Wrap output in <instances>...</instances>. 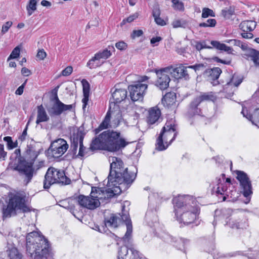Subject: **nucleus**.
<instances>
[{"label": "nucleus", "instance_id": "37", "mask_svg": "<svg viewBox=\"0 0 259 259\" xmlns=\"http://www.w3.org/2000/svg\"><path fill=\"white\" fill-rule=\"evenodd\" d=\"M111 54L112 53L110 51H109L108 50H102L99 51L95 55H96L101 61H103V60L108 58Z\"/></svg>", "mask_w": 259, "mask_h": 259}, {"label": "nucleus", "instance_id": "2", "mask_svg": "<svg viewBox=\"0 0 259 259\" xmlns=\"http://www.w3.org/2000/svg\"><path fill=\"white\" fill-rule=\"evenodd\" d=\"M110 172L108 177L109 186L118 185L124 190L128 188L136 177V172H129L127 168L124 167L123 162L118 158L110 157Z\"/></svg>", "mask_w": 259, "mask_h": 259}, {"label": "nucleus", "instance_id": "23", "mask_svg": "<svg viewBox=\"0 0 259 259\" xmlns=\"http://www.w3.org/2000/svg\"><path fill=\"white\" fill-rule=\"evenodd\" d=\"M226 225L233 229H243L247 226L244 220L234 217L230 218L226 222Z\"/></svg>", "mask_w": 259, "mask_h": 259}, {"label": "nucleus", "instance_id": "17", "mask_svg": "<svg viewBox=\"0 0 259 259\" xmlns=\"http://www.w3.org/2000/svg\"><path fill=\"white\" fill-rule=\"evenodd\" d=\"M54 103L51 107L48 109L50 115H60L63 112L67 110H71L73 108L72 105H66L61 102L58 98L57 94L56 93L54 98L52 99Z\"/></svg>", "mask_w": 259, "mask_h": 259}, {"label": "nucleus", "instance_id": "13", "mask_svg": "<svg viewBox=\"0 0 259 259\" xmlns=\"http://www.w3.org/2000/svg\"><path fill=\"white\" fill-rule=\"evenodd\" d=\"M68 148L67 142L63 139H58L53 142L47 151L49 156L54 158L61 157Z\"/></svg>", "mask_w": 259, "mask_h": 259}, {"label": "nucleus", "instance_id": "28", "mask_svg": "<svg viewBox=\"0 0 259 259\" xmlns=\"http://www.w3.org/2000/svg\"><path fill=\"white\" fill-rule=\"evenodd\" d=\"M49 120V117L42 105L37 107V119L36 123L39 124L41 122H46Z\"/></svg>", "mask_w": 259, "mask_h": 259}, {"label": "nucleus", "instance_id": "60", "mask_svg": "<svg viewBox=\"0 0 259 259\" xmlns=\"http://www.w3.org/2000/svg\"><path fill=\"white\" fill-rule=\"evenodd\" d=\"M26 83V81L24 82L21 86H20L16 91L15 94L16 95H21L23 93V89Z\"/></svg>", "mask_w": 259, "mask_h": 259}, {"label": "nucleus", "instance_id": "7", "mask_svg": "<svg viewBox=\"0 0 259 259\" xmlns=\"http://www.w3.org/2000/svg\"><path fill=\"white\" fill-rule=\"evenodd\" d=\"M177 135V125L175 121L171 119L163 127L157 139L156 149L159 151L166 149L175 140Z\"/></svg>", "mask_w": 259, "mask_h": 259}, {"label": "nucleus", "instance_id": "16", "mask_svg": "<svg viewBox=\"0 0 259 259\" xmlns=\"http://www.w3.org/2000/svg\"><path fill=\"white\" fill-rule=\"evenodd\" d=\"M148 88V84L144 83H137L128 87L130 96L134 101L142 100Z\"/></svg>", "mask_w": 259, "mask_h": 259}, {"label": "nucleus", "instance_id": "56", "mask_svg": "<svg viewBox=\"0 0 259 259\" xmlns=\"http://www.w3.org/2000/svg\"><path fill=\"white\" fill-rule=\"evenodd\" d=\"M47 56V53L44 50H39L37 54L36 57L39 60H44Z\"/></svg>", "mask_w": 259, "mask_h": 259}, {"label": "nucleus", "instance_id": "24", "mask_svg": "<svg viewBox=\"0 0 259 259\" xmlns=\"http://www.w3.org/2000/svg\"><path fill=\"white\" fill-rule=\"evenodd\" d=\"M112 90V97L114 103H119L124 100L127 97V91L124 89H118L115 88L114 91Z\"/></svg>", "mask_w": 259, "mask_h": 259}, {"label": "nucleus", "instance_id": "14", "mask_svg": "<svg viewBox=\"0 0 259 259\" xmlns=\"http://www.w3.org/2000/svg\"><path fill=\"white\" fill-rule=\"evenodd\" d=\"M170 67H165L159 70H155L157 79L155 85L161 90L166 89L169 86L170 80L169 74H171Z\"/></svg>", "mask_w": 259, "mask_h": 259}, {"label": "nucleus", "instance_id": "31", "mask_svg": "<svg viewBox=\"0 0 259 259\" xmlns=\"http://www.w3.org/2000/svg\"><path fill=\"white\" fill-rule=\"evenodd\" d=\"M247 52L243 55L250 57L255 64L259 66V51L256 50H244Z\"/></svg>", "mask_w": 259, "mask_h": 259}, {"label": "nucleus", "instance_id": "10", "mask_svg": "<svg viewBox=\"0 0 259 259\" xmlns=\"http://www.w3.org/2000/svg\"><path fill=\"white\" fill-rule=\"evenodd\" d=\"M70 180L65 175L63 170H58L54 167H50L45 175L44 187L48 189L50 186L55 183L69 184Z\"/></svg>", "mask_w": 259, "mask_h": 259}, {"label": "nucleus", "instance_id": "51", "mask_svg": "<svg viewBox=\"0 0 259 259\" xmlns=\"http://www.w3.org/2000/svg\"><path fill=\"white\" fill-rule=\"evenodd\" d=\"M7 152L5 151L4 145L0 144V160H5Z\"/></svg>", "mask_w": 259, "mask_h": 259}, {"label": "nucleus", "instance_id": "19", "mask_svg": "<svg viewBox=\"0 0 259 259\" xmlns=\"http://www.w3.org/2000/svg\"><path fill=\"white\" fill-rule=\"evenodd\" d=\"M168 67H170L171 75L175 79L184 78L186 80L190 79V75L191 74L188 66H185L184 65L181 64L178 67L175 68L172 66H169Z\"/></svg>", "mask_w": 259, "mask_h": 259}, {"label": "nucleus", "instance_id": "29", "mask_svg": "<svg viewBox=\"0 0 259 259\" xmlns=\"http://www.w3.org/2000/svg\"><path fill=\"white\" fill-rule=\"evenodd\" d=\"M223 51L220 53L223 54V55H226V57H223L222 56H220L222 58H219L218 57H215L213 58V59L217 62H221L222 63L225 64H229L231 63V58L230 57L231 52V50H221Z\"/></svg>", "mask_w": 259, "mask_h": 259}, {"label": "nucleus", "instance_id": "53", "mask_svg": "<svg viewBox=\"0 0 259 259\" xmlns=\"http://www.w3.org/2000/svg\"><path fill=\"white\" fill-rule=\"evenodd\" d=\"M246 256L248 259H259V250H254L252 253L247 254Z\"/></svg>", "mask_w": 259, "mask_h": 259}, {"label": "nucleus", "instance_id": "49", "mask_svg": "<svg viewBox=\"0 0 259 259\" xmlns=\"http://www.w3.org/2000/svg\"><path fill=\"white\" fill-rule=\"evenodd\" d=\"M144 32L142 30H134L131 34V37L134 39L141 36Z\"/></svg>", "mask_w": 259, "mask_h": 259}, {"label": "nucleus", "instance_id": "55", "mask_svg": "<svg viewBox=\"0 0 259 259\" xmlns=\"http://www.w3.org/2000/svg\"><path fill=\"white\" fill-rule=\"evenodd\" d=\"M20 50H13L10 56L8 58V60L11 59H16L19 56Z\"/></svg>", "mask_w": 259, "mask_h": 259}, {"label": "nucleus", "instance_id": "58", "mask_svg": "<svg viewBox=\"0 0 259 259\" xmlns=\"http://www.w3.org/2000/svg\"><path fill=\"white\" fill-rule=\"evenodd\" d=\"M161 40V37L156 36L155 37L152 38L150 40V42L153 45V47H154L156 46L157 45V43L159 42Z\"/></svg>", "mask_w": 259, "mask_h": 259}, {"label": "nucleus", "instance_id": "32", "mask_svg": "<svg viewBox=\"0 0 259 259\" xmlns=\"http://www.w3.org/2000/svg\"><path fill=\"white\" fill-rule=\"evenodd\" d=\"M38 0H29L26 6L27 16H30L37 9Z\"/></svg>", "mask_w": 259, "mask_h": 259}, {"label": "nucleus", "instance_id": "33", "mask_svg": "<svg viewBox=\"0 0 259 259\" xmlns=\"http://www.w3.org/2000/svg\"><path fill=\"white\" fill-rule=\"evenodd\" d=\"M103 63L96 55L91 58L87 63V66L92 69L100 66Z\"/></svg>", "mask_w": 259, "mask_h": 259}, {"label": "nucleus", "instance_id": "45", "mask_svg": "<svg viewBox=\"0 0 259 259\" xmlns=\"http://www.w3.org/2000/svg\"><path fill=\"white\" fill-rule=\"evenodd\" d=\"M139 16V14L138 13H136L132 15H130L129 17H128L126 19H124L121 23V25H124L126 23H131L132 22H133L135 19H136V18H137Z\"/></svg>", "mask_w": 259, "mask_h": 259}, {"label": "nucleus", "instance_id": "6", "mask_svg": "<svg viewBox=\"0 0 259 259\" xmlns=\"http://www.w3.org/2000/svg\"><path fill=\"white\" fill-rule=\"evenodd\" d=\"M7 206L3 210V218H10L20 212H26L30 208L26 205L24 198L19 193H10Z\"/></svg>", "mask_w": 259, "mask_h": 259}, {"label": "nucleus", "instance_id": "39", "mask_svg": "<svg viewBox=\"0 0 259 259\" xmlns=\"http://www.w3.org/2000/svg\"><path fill=\"white\" fill-rule=\"evenodd\" d=\"M172 7L177 11H184L185 10L184 3L180 0H172Z\"/></svg>", "mask_w": 259, "mask_h": 259}, {"label": "nucleus", "instance_id": "64", "mask_svg": "<svg viewBox=\"0 0 259 259\" xmlns=\"http://www.w3.org/2000/svg\"><path fill=\"white\" fill-rule=\"evenodd\" d=\"M172 25L174 28L181 27V22L179 20H175L172 23Z\"/></svg>", "mask_w": 259, "mask_h": 259}, {"label": "nucleus", "instance_id": "52", "mask_svg": "<svg viewBox=\"0 0 259 259\" xmlns=\"http://www.w3.org/2000/svg\"><path fill=\"white\" fill-rule=\"evenodd\" d=\"M189 241L187 240L182 239L179 242V244L177 247L181 250H185L186 246L188 244Z\"/></svg>", "mask_w": 259, "mask_h": 259}, {"label": "nucleus", "instance_id": "61", "mask_svg": "<svg viewBox=\"0 0 259 259\" xmlns=\"http://www.w3.org/2000/svg\"><path fill=\"white\" fill-rule=\"evenodd\" d=\"M21 73L25 76H28L31 74V71L27 68L23 67L21 69Z\"/></svg>", "mask_w": 259, "mask_h": 259}, {"label": "nucleus", "instance_id": "57", "mask_svg": "<svg viewBox=\"0 0 259 259\" xmlns=\"http://www.w3.org/2000/svg\"><path fill=\"white\" fill-rule=\"evenodd\" d=\"M243 253L240 251H234L230 253H228L225 255V257H231L236 256L237 255H242Z\"/></svg>", "mask_w": 259, "mask_h": 259}, {"label": "nucleus", "instance_id": "42", "mask_svg": "<svg viewBox=\"0 0 259 259\" xmlns=\"http://www.w3.org/2000/svg\"><path fill=\"white\" fill-rule=\"evenodd\" d=\"M4 140L7 143L8 148L9 149H13L17 146V142H13L11 137H5Z\"/></svg>", "mask_w": 259, "mask_h": 259}, {"label": "nucleus", "instance_id": "3", "mask_svg": "<svg viewBox=\"0 0 259 259\" xmlns=\"http://www.w3.org/2000/svg\"><path fill=\"white\" fill-rule=\"evenodd\" d=\"M175 214L180 223L189 224L196 219L199 213L198 207L194 205L192 196L179 195L173 199Z\"/></svg>", "mask_w": 259, "mask_h": 259}, {"label": "nucleus", "instance_id": "38", "mask_svg": "<svg viewBox=\"0 0 259 259\" xmlns=\"http://www.w3.org/2000/svg\"><path fill=\"white\" fill-rule=\"evenodd\" d=\"M188 68H189L190 69L193 70L191 71V75H196L198 73V71L203 70L205 68V66L203 64H198L194 65L188 66Z\"/></svg>", "mask_w": 259, "mask_h": 259}, {"label": "nucleus", "instance_id": "62", "mask_svg": "<svg viewBox=\"0 0 259 259\" xmlns=\"http://www.w3.org/2000/svg\"><path fill=\"white\" fill-rule=\"evenodd\" d=\"M155 22L160 25L163 26L165 24L164 21L161 19L159 16L154 18Z\"/></svg>", "mask_w": 259, "mask_h": 259}, {"label": "nucleus", "instance_id": "18", "mask_svg": "<svg viewBox=\"0 0 259 259\" xmlns=\"http://www.w3.org/2000/svg\"><path fill=\"white\" fill-rule=\"evenodd\" d=\"M77 202L81 206L89 209H94L99 207L101 202L98 199L91 196L80 195L77 197Z\"/></svg>", "mask_w": 259, "mask_h": 259}, {"label": "nucleus", "instance_id": "4", "mask_svg": "<svg viewBox=\"0 0 259 259\" xmlns=\"http://www.w3.org/2000/svg\"><path fill=\"white\" fill-rule=\"evenodd\" d=\"M127 144L120 132L107 130L93 140L90 148L92 150L103 149L113 152L124 148Z\"/></svg>", "mask_w": 259, "mask_h": 259}, {"label": "nucleus", "instance_id": "46", "mask_svg": "<svg viewBox=\"0 0 259 259\" xmlns=\"http://www.w3.org/2000/svg\"><path fill=\"white\" fill-rule=\"evenodd\" d=\"M193 47L195 49H211V47L206 46L205 42L194 41L192 44Z\"/></svg>", "mask_w": 259, "mask_h": 259}, {"label": "nucleus", "instance_id": "40", "mask_svg": "<svg viewBox=\"0 0 259 259\" xmlns=\"http://www.w3.org/2000/svg\"><path fill=\"white\" fill-rule=\"evenodd\" d=\"M221 69L219 67H215L211 69L209 71V75L211 78L213 80L217 79L221 73Z\"/></svg>", "mask_w": 259, "mask_h": 259}, {"label": "nucleus", "instance_id": "9", "mask_svg": "<svg viewBox=\"0 0 259 259\" xmlns=\"http://www.w3.org/2000/svg\"><path fill=\"white\" fill-rule=\"evenodd\" d=\"M121 119V113L118 106L113 104V109H111V104H110L104 120L99 128L95 130V133L97 134L101 130L108 127H116L119 125Z\"/></svg>", "mask_w": 259, "mask_h": 259}, {"label": "nucleus", "instance_id": "34", "mask_svg": "<svg viewBox=\"0 0 259 259\" xmlns=\"http://www.w3.org/2000/svg\"><path fill=\"white\" fill-rule=\"evenodd\" d=\"M176 96L174 93H168L165 95L162 99L163 103L166 104L167 106L171 105L175 103Z\"/></svg>", "mask_w": 259, "mask_h": 259}, {"label": "nucleus", "instance_id": "20", "mask_svg": "<svg viewBox=\"0 0 259 259\" xmlns=\"http://www.w3.org/2000/svg\"><path fill=\"white\" fill-rule=\"evenodd\" d=\"M216 99L217 96L212 92L201 93L192 101L190 105V108L192 110H195L201 102L204 101L214 102Z\"/></svg>", "mask_w": 259, "mask_h": 259}, {"label": "nucleus", "instance_id": "43", "mask_svg": "<svg viewBox=\"0 0 259 259\" xmlns=\"http://www.w3.org/2000/svg\"><path fill=\"white\" fill-rule=\"evenodd\" d=\"M209 16H214V13L213 11L209 8H203L202 11V17L203 18H206Z\"/></svg>", "mask_w": 259, "mask_h": 259}, {"label": "nucleus", "instance_id": "11", "mask_svg": "<svg viewBox=\"0 0 259 259\" xmlns=\"http://www.w3.org/2000/svg\"><path fill=\"white\" fill-rule=\"evenodd\" d=\"M107 185L110 188L106 189L105 188L92 187L91 196L98 199L100 202V200H107L115 195L120 194L123 189L122 186L118 185L109 186L108 182Z\"/></svg>", "mask_w": 259, "mask_h": 259}, {"label": "nucleus", "instance_id": "25", "mask_svg": "<svg viewBox=\"0 0 259 259\" xmlns=\"http://www.w3.org/2000/svg\"><path fill=\"white\" fill-rule=\"evenodd\" d=\"M242 113L252 123L259 128V108L255 109L252 113H248L247 110L242 109Z\"/></svg>", "mask_w": 259, "mask_h": 259}, {"label": "nucleus", "instance_id": "50", "mask_svg": "<svg viewBox=\"0 0 259 259\" xmlns=\"http://www.w3.org/2000/svg\"><path fill=\"white\" fill-rule=\"evenodd\" d=\"M73 71V68L71 66H68L63 69L61 72V75L64 76L70 75Z\"/></svg>", "mask_w": 259, "mask_h": 259}, {"label": "nucleus", "instance_id": "48", "mask_svg": "<svg viewBox=\"0 0 259 259\" xmlns=\"http://www.w3.org/2000/svg\"><path fill=\"white\" fill-rule=\"evenodd\" d=\"M234 10L232 8H229L228 9L223 10L222 11V14L223 16L226 18H230V17L234 14Z\"/></svg>", "mask_w": 259, "mask_h": 259}, {"label": "nucleus", "instance_id": "5", "mask_svg": "<svg viewBox=\"0 0 259 259\" xmlns=\"http://www.w3.org/2000/svg\"><path fill=\"white\" fill-rule=\"evenodd\" d=\"M26 251L32 259H48L52 257L48 241L37 232H30L27 235Z\"/></svg>", "mask_w": 259, "mask_h": 259}, {"label": "nucleus", "instance_id": "21", "mask_svg": "<svg viewBox=\"0 0 259 259\" xmlns=\"http://www.w3.org/2000/svg\"><path fill=\"white\" fill-rule=\"evenodd\" d=\"M226 76L228 77V79L226 81V87L224 88V92L227 93L226 97L229 98L233 95L234 91L227 93L228 89L230 88L231 85L238 87L242 82V79L239 76L235 74L232 76L228 72L226 73Z\"/></svg>", "mask_w": 259, "mask_h": 259}, {"label": "nucleus", "instance_id": "27", "mask_svg": "<svg viewBox=\"0 0 259 259\" xmlns=\"http://www.w3.org/2000/svg\"><path fill=\"white\" fill-rule=\"evenodd\" d=\"M81 82L83 87V98L82 99V102L83 103L82 108L83 109H84L89 101V97L90 91V85L89 83L85 79H83Z\"/></svg>", "mask_w": 259, "mask_h": 259}, {"label": "nucleus", "instance_id": "26", "mask_svg": "<svg viewBox=\"0 0 259 259\" xmlns=\"http://www.w3.org/2000/svg\"><path fill=\"white\" fill-rule=\"evenodd\" d=\"M161 115L160 109L156 106L151 108L148 111V116L147 117V122L148 123L152 124L158 121Z\"/></svg>", "mask_w": 259, "mask_h": 259}, {"label": "nucleus", "instance_id": "36", "mask_svg": "<svg viewBox=\"0 0 259 259\" xmlns=\"http://www.w3.org/2000/svg\"><path fill=\"white\" fill-rule=\"evenodd\" d=\"M216 193L218 194L225 195L229 197L228 191L227 190V184L225 183L221 184L219 182L217 188Z\"/></svg>", "mask_w": 259, "mask_h": 259}, {"label": "nucleus", "instance_id": "63", "mask_svg": "<svg viewBox=\"0 0 259 259\" xmlns=\"http://www.w3.org/2000/svg\"><path fill=\"white\" fill-rule=\"evenodd\" d=\"M241 35L243 38H251L253 37V34L251 33L247 32L248 31H243Z\"/></svg>", "mask_w": 259, "mask_h": 259}, {"label": "nucleus", "instance_id": "35", "mask_svg": "<svg viewBox=\"0 0 259 259\" xmlns=\"http://www.w3.org/2000/svg\"><path fill=\"white\" fill-rule=\"evenodd\" d=\"M8 255L10 259H21V254L19 253L18 249L14 247L7 250Z\"/></svg>", "mask_w": 259, "mask_h": 259}, {"label": "nucleus", "instance_id": "8", "mask_svg": "<svg viewBox=\"0 0 259 259\" xmlns=\"http://www.w3.org/2000/svg\"><path fill=\"white\" fill-rule=\"evenodd\" d=\"M125 223L126 226V232L122 239L126 243L128 242L132 233V225L128 214L122 213L111 214L109 219H106L104 221L105 225L107 227L116 228L120 225Z\"/></svg>", "mask_w": 259, "mask_h": 259}, {"label": "nucleus", "instance_id": "12", "mask_svg": "<svg viewBox=\"0 0 259 259\" xmlns=\"http://www.w3.org/2000/svg\"><path fill=\"white\" fill-rule=\"evenodd\" d=\"M84 136V133L80 129L76 130L71 136L70 150L73 157L84 156L85 148L83 145Z\"/></svg>", "mask_w": 259, "mask_h": 259}, {"label": "nucleus", "instance_id": "30", "mask_svg": "<svg viewBox=\"0 0 259 259\" xmlns=\"http://www.w3.org/2000/svg\"><path fill=\"white\" fill-rule=\"evenodd\" d=\"M256 25L254 21L246 20L240 23V27L243 31H251L254 29Z\"/></svg>", "mask_w": 259, "mask_h": 259}, {"label": "nucleus", "instance_id": "47", "mask_svg": "<svg viewBox=\"0 0 259 259\" xmlns=\"http://www.w3.org/2000/svg\"><path fill=\"white\" fill-rule=\"evenodd\" d=\"M99 25V18L95 17L92 19L88 23L86 29H89L92 27H97Z\"/></svg>", "mask_w": 259, "mask_h": 259}, {"label": "nucleus", "instance_id": "22", "mask_svg": "<svg viewBox=\"0 0 259 259\" xmlns=\"http://www.w3.org/2000/svg\"><path fill=\"white\" fill-rule=\"evenodd\" d=\"M226 42L229 43L230 46L227 47L224 44L221 43L218 41H211V44L216 49H231L233 46H236L240 49H247V46L239 40L231 39L226 41Z\"/></svg>", "mask_w": 259, "mask_h": 259}, {"label": "nucleus", "instance_id": "41", "mask_svg": "<svg viewBox=\"0 0 259 259\" xmlns=\"http://www.w3.org/2000/svg\"><path fill=\"white\" fill-rule=\"evenodd\" d=\"M216 24V20L214 19H209L206 22L200 23L199 25L201 27H214Z\"/></svg>", "mask_w": 259, "mask_h": 259}, {"label": "nucleus", "instance_id": "1", "mask_svg": "<svg viewBox=\"0 0 259 259\" xmlns=\"http://www.w3.org/2000/svg\"><path fill=\"white\" fill-rule=\"evenodd\" d=\"M38 154L33 147H27L26 154L28 160L29 161H28L21 156L20 150L16 149L10 157L8 169L17 171L20 175L24 176V182L27 185L33 177V164Z\"/></svg>", "mask_w": 259, "mask_h": 259}, {"label": "nucleus", "instance_id": "59", "mask_svg": "<svg viewBox=\"0 0 259 259\" xmlns=\"http://www.w3.org/2000/svg\"><path fill=\"white\" fill-rule=\"evenodd\" d=\"M115 47L117 49H125L127 47V45L124 42L121 41L116 43Z\"/></svg>", "mask_w": 259, "mask_h": 259}, {"label": "nucleus", "instance_id": "15", "mask_svg": "<svg viewBox=\"0 0 259 259\" xmlns=\"http://www.w3.org/2000/svg\"><path fill=\"white\" fill-rule=\"evenodd\" d=\"M237 179L240 182L241 188L242 189L243 194L246 198L247 201L245 203H247L250 201L249 197L252 193L251 190V184L247 174L242 171H237Z\"/></svg>", "mask_w": 259, "mask_h": 259}, {"label": "nucleus", "instance_id": "44", "mask_svg": "<svg viewBox=\"0 0 259 259\" xmlns=\"http://www.w3.org/2000/svg\"><path fill=\"white\" fill-rule=\"evenodd\" d=\"M127 253H128V249L127 247L125 246H121L118 252V256L117 257H124L127 259Z\"/></svg>", "mask_w": 259, "mask_h": 259}, {"label": "nucleus", "instance_id": "54", "mask_svg": "<svg viewBox=\"0 0 259 259\" xmlns=\"http://www.w3.org/2000/svg\"><path fill=\"white\" fill-rule=\"evenodd\" d=\"M12 25V22L11 21H8L6 22L3 26L2 28V33L3 34L7 32L9 29L11 27Z\"/></svg>", "mask_w": 259, "mask_h": 259}]
</instances>
